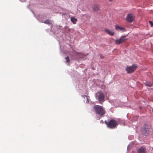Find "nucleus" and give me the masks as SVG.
I'll use <instances>...</instances> for the list:
<instances>
[{"label": "nucleus", "mask_w": 153, "mask_h": 153, "mask_svg": "<svg viewBox=\"0 0 153 153\" xmlns=\"http://www.w3.org/2000/svg\"><path fill=\"white\" fill-rule=\"evenodd\" d=\"M93 108L95 113L101 117L104 115L105 111L104 108L102 106L96 105L94 106Z\"/></svg>", "instance_id": "f257e3e1"}, {"label": "nucleus", "mask_w": 153, "mask_h": 153, "mask_svg": "<svg viewBox=\"0 0 153 153\" xmlns=\"http://www.w3.org/2000/svg\"><path fill=\"white\" fill-rule=\"evenodd\" d=\"M105 123L107 127L110 128H114L118 125V122L114 120H111L108 122L105 121Z\"/></svg>", "instance_id": "f03ea898"}, {"label": "nucleus", "mask_w": 153, "mask_h": 153, "mask_svg": "<svg viewBox=\"0 0 153 153\" xmlns=\"http://www.w3.org/2000/svg\"><path fill=\"white\" fill-rule=\"evenodd\" d=\"M96 99L99 101V103L102 104L104 101L105 96L104 94L101 91L98 92L96 95Z\"/></svg>", "instance_id": "7ed1b4c3"}, {"label": "nucleus", "mask_w": 153, "mask_h": 153, "mask_svg": "<svg viewBox=\"0 0 153 153\" xmlns=\"http://www.w3.org/2000/svg\"><path fill=\"white\" fill-rule=\"evenodd\" d=\"M150 129L149 126L145 124L142 128V133L145 136H147L149 134Z\"/></svg>", "instance_id": "20e7f679"}, {"label": "nucleus", "mask_w": 153, "mask_h": 153, "mask_svg": "<svg viewBox=\"0 0 153 153\" xmlns=\"http://www.w3.org/2000/svg\"><path fill=\"white\" fill-rule=\"evenodd\" d=\"M137 68V65L133 64L131 66L126 67V70L128 74H131L134 72Z\"/></svg>", "instance_id": "39448f33"}, {"label": "nucleus", "mask_w": 153, "mask_h": 153, "mask_svg": "<svg viewBox=\"0 0 153 153\" xmlns=\"http://www.w3.org/2000/svg\"><path fill=\"white\" fill-rule=\"evenodd\" d=\"M126 36H121L120 39L115 40V43L116 45H120L124 43L126 40L128 39L126 38Z\"/></svg>", "instance_id": "423d86ee"}, {"label": "nucleus", "mask_w": 153, "mask_h": 153, "mask_svg": "<svg viewBox=\"0 0 153 153\" xmlns=\"http://www.w3.org/2000/svg\"><path fill=\"white\" fill-rule=\"evenodd\" d=\"M134 19V17L131 14H128L126 18V20L128 22H132Z\"/></svg>", "instance_id": "0eeeda50"}, {"label": "nucleus", "mask_w": 153, "mask_h": 153, "mask_svg": "<svg viewBox=\"0 0 153 153\" xmlns=\"http://www.w3.org/2000/svg\"><path fill=\"white\" fill-rule=\"evenodd\" d=\"M146 149L143 147H141L137 151V153H146Z\"/></svg>", "instance_id": "6e6552de"}, {"label": "nucleus", "mask_w": 153, "mask_h": 153, "mask_svg": "<svg viewBox=\"0 0 153 153\" xmlns=\"http://www.w3.org/2000/svg\"><path fill=\"white\" fill-rule=\"evenodd\" d=\"M115 28L117 30H119L120 31H122L123 32H124L126 31V30L125 28L118 26H115Z\"/></svg>", "instance_id": "1a4fd4ad"}, {"label": "nucleus", "mask_w": 153, "mask_h": 153, "mask_svg": "<svg viewBox=\"0 0 153 153\" xmlns=\"http://www.w3.org/2000/svg\"><path fill=\"white\" fill-rule=\"evenodd\" d=\"M105 31L108 34L111 36H113L114 35V32L108 30V29H105Z\"/></svg>", "instance_id": "9d476101"}, {"label": "nucleus", "mask_w": 153, "mask_h": 153, "mask_svg": "<svg viewBox=\"0 0 153 153\" xmlns=\"http://www.w3.org/2000/svg\"><path fill=\"white\" fill-rule=\"evenodd\" d=\"M93 9L94 11L97 12L99 10L100 8L98 5H95L93 6Z\"/></svg>", "instance_id": "9b49d317"}, {"label": "nucleus", "mask_w": 153, "mask_h": 153, "mask_svg": "<svg viewBox=\"0 0 153 153\" xmlns=\"http://www.w3.org/2000/svg\"><path fill=\"white\" fill-rule=\"evenodd\" d=\"M71 22L73 23L74 24H76V22H77V19L74 17H72L71 18Z\"/></svg>", "instance_id": "f8f14e48"}, {"label": "nucleus", "mask_w": 153, "mask_h": 153, "mask_svg": "<svg viewBox=\"0 0 153 153\" xmlns=\"http://www.w3.org/2000/svg\"><path fill=\"white\" fill-rule=\"evenodd\" d=\"M145 85L146 86H148L150 87L152 86V84L150 82H146L145 83Z\"/></svg>", "instance_id": "ddd939ff"}, {"label": "nucleus", "mask_w": 153, "mask_h": 153, "mask_svg": "<svg viewBox=\"0 0 153 153\" xmlns=\"http://www.w3.org/2000/svg\"><path fill=\"white\" fill-rule=\"evenodd\" d=\"M44 23L45 24H50L51 22L50 20L48 19H47L45 21Z\"/></svg>", "instance_id": "4468645a"}, {"label": "nucleus", "mask_w": 153, "mask_h": 153, "mask_svg": "<svg viewBox=\"0 0 153 153\" xmlns=\"http://www.w3.org/2000/svg\"><path fill=\"white\" fill-rule=\"evenodd\" d=\"M66 60V62L67 63H69L70 62V60L68 56H67L65 58Z\"/></svg>", "instance_id": "2eb2a0df"}, {"label": "nucleus", "mask_w": 153, "mask_h": 153, "mask_svg": "<svg viewBox=\"0 0 153 153\" xmlns=\"http://www.w3.org/2000/svg\"><path fill=\"white\" fill-rule=\"evenodd\" d=\"M85 96L86 98V99H87L86 102L88 103L89 102V100H88V97H89L88 96H86V95L83 96V97H84Z\"/></svg>", "instance_id": "dca6fc26"}, {"label": "nucleus", "mask_w": 153, "mask_h": 153, "mask_svg": "<svg viewBox=\"0 0 153 153\" xmlns=\"http://www.w3.org/2000/svg\"><path fill=\"white\" fill-rule=\"evenodd\" d=\"M149 22L152 27L153 26V22L152 21H149Z\"/></svg>", "instance_id": "f3484780"}, {"label": "nucleus", "mask_w": 153, "mask_h": 153, "mask_svg": "<svg viewBox=\"0 0 153 153\" xmlns=\"http://www.w3.org/2000/svg\"><path fill=\"white\" fill-rule=\"evenodd\" d=\"M100 58H101V59H103L104 58V56L103 55H102V54H101L100 55Z\"/></svg>", "instance_id": "a211bd4d"}, {"label": "nucleus", "mask_w": 153, "mask_h": 153, "mask_svg": "<svg viewBox=\"0 0 153 153\" xmlns=\"http://www.w3.org/2000/svg\"><path fill=\"white\" fill-rule=\"evenodd\" d=\"M113 0H109V1H112Z\"/></svg>", "instance_id": "6ab92c4d"}]
</instances>
